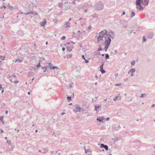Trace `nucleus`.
<instances>
[{
  "label": "nucleus",
  "instance_id": "1",
  "mask_svg": "<svg viewBox=\"0 0 155 155\" xmlns=\"http://www.w3.org/2000/svg\"><path fill=\"white\" fill-rule=\"evenodd\" d=\"M95 8L98 10H101L104 7V4L101 2H97L95 5Z\"/></svg>",
  "mask_w": 155,
  "mask_h": 155
},
{
  "label": "nucleus",
  "instance_id": "2",
  "mask_svg": "<svg viewBox=\"0 0 155 155\" xmlns=\"http://www.w3.org/2000/svg\"><path fill=\"white\" fill-rule=\"evenodd\" d=\"M64 46L66 47L67 50L69 51H71L73 48V45H70V42H67L64 45Z\"/></svg>",
  "mask_w": 155,
  "mask_h": 155
},
{
  "label": "nucleus",
  "instance_id": "3",
  "mask_svg": "<svg viewBox=\"0 0 155 155\" xmlns=\"http://www.w3.org/2000/svg\"><path fill=\"white\" fill-rule=\"evenodd\" d=\"M105 41L104 42V45H110L111 39L109 36L105 37Z\"/></svg>",
  "mask_w": 155,
  "mask_h": 155
},
{
  "label": "nucleus",
  "instance_id": "4",
  "mask_svg": "<svg viewBox=\"0 0 155 155\" xmlns=\"http://www.w3.org/2000/svg\"><path fill=\"white\" fill-rule=\"evenodd\" d=\"M75 107L76 109H74L73 111L74 112L77 113L78 112H80L81 110V108L79 105H76Z\"/></svg>",
  "mask_w": 155,
  "mask_h": 155
},
{
  "label": "nucleus",
  "instance_id": "5",
  "mask_svg": "<svg viewBox=\"0 0 155 155\" xmlns=\"http://www.w3.org/2000/svg\"><path fill=\"white\" fill-rule=\"evenodd\" d=\"M153 32H149L147 33L146 35L148 38L149 39H151L153 37Z\"/></svg>",
  "mask_w": 155,
  "mask_h": 155
},
{
  "label": "nucleus",
  "instance_id": "6",
  "mask_svg": "<svg viewBox=\"0 0 155 155\" xmlns=\"http://www.w3.org/2000/svg\"><path fill=\"white\" fill-rule=\"evenodd\" d=\"M142 4L144 6H147L149 2V0H142Z\"/></svg>",
  "mask_w": 155,
  "mask_h": 155
},
{
  "label": "nucleus",
  "instance_id": "7",
  "mask_svg": "<svg viewBox=\"0 0 155 155\" xmlns=\"http://www.w3.org/2000/svg\"><path fill=\"white\" fill-rule=\"evenodd\" d=\"M100 147L102 148H104L106 150H108V147L107 145H105L103 144H101Z\"/></svg>",
  "mask_w": 155,
  "mask_h": 155
},
{
  "label": "nucleus",
  "instance_id": "8",
  "mask_svg": "<svg viewBox=\"0 0 155 155\" xmlns=\"http://www.w3.org/2000/svg\"><path fill=\"white\" fill-rule=\"evenodd\" d=\"M104 37V35H99L97 38V41L99 42L101 40H102Z\"/></svg>",
  "mask_w": 155,
  "mask_h": 155
},
{
  "label": "nucleus",
  "instance_id": "9",
  "mask_svg": "<svg viewBox=\"0 0 155 155\" xmlns=\"http://www.w3.org/2000/svg\"><path fill=\"white\" fill-rule=\"evenodd\" d=\"M25 15H28L29 14H35L36 15L38 14V13L36 12L30 11L25 13Z\"/></svg>",
  "mask_w": 155,
  "mask_h": 155
},
{
  "label": "nucleus",
  "instance_id": "10",
  "mask_svg": "<svg viewBox=\"0 0 155 155\" xmlns=\"http://www.w3.org/2000/svg\"><path fill=\"white\" fill-rule=\"evenodd\" d=\"M97 120L100 122H104V120H105V119L102 117H99L97 118Z\"/></svg>",
  "mask_w": 155,
  "mask_h": 155
},
{
  "label": "nucleus",
  "instance_id": "11",
  "mask_svg": "<svg viewBox=\"0 0 155 155\" xmlns=\"http://www.w3.org/2000/svg\"><path fill=\"white\" fill-rule=\"evenodd\" d=\"M141 3L142 4V0H136V4L137 6L141 5Z\"/></svg>",
  "mask_w": 155,
  "mask_h": 155
},
{
  "label": "nucleus",
  "instance_id": "12",
  "mask_svg": "<svg viewBox=\"0 0 155 155\" xmlns=\"http://www.w3.org/2000/svg\"><path fill=\"white\" fill-rule=\"evenodd\" d=\"M121 99V97L120 96H116L113 99L114 101H116L117 100H120Z\"/></svg>",
  "mask_w": 155,
  "mask_h": 155
},
{
  "label": "nucleus",
  "instance_id": "13",
  "mask_svg": "<svg viewBox=\"0 0 155 155\" xmlns=\"http://www.w3.org/2000/svg\"><path fill=\"white\" fill-rule=\"evenodd\" d=\"M136 71V69L135 68H131L130 69L128 72V74H130V73H134Z\"/></svg>",
  "mask_w": 155,
  "mask_h": 155
},
{
  "label": "nucleus",
  "instance_id": "14",
  "mask_svg": "<svg viewBox=\"0 0 155 155\" xmlns=\"http://www.w3.org/2000/svg\"><path fill=\"white\" fill-rule=\"evenodd\" d=\"M110 37V38H114L115 37V35L114 34H113L111 35L110 34V33H108V34H107V35Z\"/></svg>",
  "mask_w": 155,
  "mask_h": 155
},
{
  "label": "nucleus",
  "instance_id": "15",
  "mask_svg": "<svg viewBox=\"0 0 155 155\" xmlns=\"http://www.w3.org/2000/svg\"><path fill=\"white\" fill-rule=\"evenodd\" d=\"M65 25H66V28H68L70 27V22L69 21L66 22L65 24Z\"/></svg>",
  "mask_w": 155,
  "mask_h": 155
},
{
  "label": "nucleus",
  "instance_id": "16",
  "mask_svg": "<svg viewBox=\"0 0 155 155\" xmlns=\"http://www.w3.org/2000/svg\"><path fill=\"white\" fill-rule=\"evenodd\" d=\"M137 8H139V10L140 11H142L143 9V7L141 5H139L137 7Z\"/></svg>",
  "mask_w": 155,
  "mask_h": 155
},
{
  "label": "nucleus",
  "instance_id": "17",
  "mask_svg": "<svg viewBox=\"0 0 155 155\" xmlns=\"http://www.w3.org/2000/svg\"><path fill=\"white\" fill-rule=\"evenodd\" d=\"M41 68L43 70V72H45L46 71L47 69L46 66L41 67Z\"/></svg>",
  "mask_w": 155,
  "mask_h": 155
},
{
  "label": "nucleus",
  "instance_id": "18",
  "mask_svg": "<svg viewBox=\"0 0 155 155\" xmlns=\"http://www.w3.org/2000/svg\"><path fill=\"white\" fill-rule=\"evenodd\" d=\"M47 21L45 20L44 21H42L41 24V25L42 26H44L46 24Z\"/></svg>",
  "mask_w": 155,
  "mask_h": 155
},
{
  "label": "nucleus",
  "instance_id": "19",
  "mask_svg": "<svg viewBox=\"0 0 155 155\" xmlns=\"http://www.w3.org/2000/svg\"><path fill=\"white\" fill-rule=\"evenodd\" d=\"M70 2H66L64 3L65 5H67V8L68 7H70Z\"/></svg>",
  "mask_w": 155,
  "mask_h": 155
},
{
  "label": "nucleus",
  "instance_id": "20",
  "mask_svg": "<svg viewBox=\"0 0 155 155\" xmlns=\"http://www.w3.org/2000/svg\"><path fill=\"white\" fill-rule=\"evenodd\" d=\"M101 107V106H96L95 107L94 110L96 111H97V109Z\"/></svg>",
  "mask_w": 155,
  "mask_h": 155
},
{
  "label": "nucleus",
  "instance_id": "21",
  "mask_svg": "<svg viewBox=\"0 0 155 155\" xmlns=\"http://www.w3.org/2000/svg\"><path fill=\"white\" fill-rule=\"evenodd\" d=\"M48 66L49 67L50 69H51V68H52L53 67V64H52L51 63H48Z\"/></svg>",
  "mask_w": 155,
  "mask_h": 155
},
{
  "label": "nucleus",
  "instance_id": "22",
  "mask_svg": "<svg viewBox=\"0 0 155 155\" xmlns=\"http://www.w3.org/2000/svg\"><path fill=\"white\" fill-rule=\"evenodd\" d=\"M109 46L110 45H105V47L104 49L105 50V51H107V49H108Z\"/></svg>",
  "mask_w": 155,
  "mask_h": 155
},
{
  "label": "nucleus",
  "instance_id": "23",
  "mask_svg": "<svg viewBox=\"0 0 155 155\" xmlns=\"http://www.w3.org/2000/svg\"><path fill=\"white\" fill-rule=\"evenodd\" d=\"M4 117L3 116H0V120L1 122H2L3 124H4V121L3 120V118Z\"/></svg>",
  "mask_w": 155,
  "mask_h": 155
},
{
  "label": "nucleus",
  "instance_id": "24",
  "mask_svg": "<svg viewBox=\"0 0 155 155\" xmlns=\"http://www.w3.org/2000/svg\"><path fill=\"white\" fill-rule=\"evenodd\" d=\"M104 31H105V32H104L103 34H102V35H107V34H108V33H110L109 32H108L107 30H106V29H104Z\"/></svg>",
  "mask_w": 155,
  "mask_h": 155
},
{
  "label": "nucleus",
  "instance_id": "25",
  "mask_svg": "<svg viewBox=\"0 0 155 155\" xmlns=\"http://www.w3.org/2000/svg\"><path fill=\"white\" fill-rule=\"evenodd\" d=\"M104 62H102V64L100 66V69H103V66L104 65Z\"/></svg>",
  "mask_w": 155,
  "mask_h": 155
},
{
  "label": "nucleus",
  "instance_id": "26",
  "mask_svg": "<svg viewBox=\"0 0 155 155\" xmlns=\"http://www.w3.org/2000/svg\"><path fill=\"white\" fill-rule=\"evenodd\" d=\"M33 5L35 4L37 2V0H31Z\"/></svg>",
  "mask_w": 155,
  "mask_h": 155
},
{
  "label": "nucleus",
  "instance_id": "27",
  "mask_svg": "<svg viewBox=\"0 0 155 155\" xmlns=\"http://www.w3.org/2000/svg\"><path fill=\"white\" fill-rule=\"evenodd\" d=\"M109 58V56L108 54H107L105 55V58L106 59H107Z\"/></svg>",
  "mask_w": 155,
  "mask_h": 155
},
{
  "label": "nucleus",
  "instance_id": "28",
  "mask_svg": "<svg viewBox=\"0 0 155 155\" xmlns=\"http://www.w3.org/2000/svg\"><path fill=\"white\" fill-rule=\"evenodd\" d=\"M100 71L102 74H103L105 72V71L103 69H100Z\"/></svg>",
  "mask_w": 155,
  "mask_h": 155
},
{
  "label": "nucleus",
  "instance_id": "29",
  "mask_svg": "<svg viewBox=\"0 0 155 155\" xmlns=\"http://www.w3.org/2000/svg\"><path fill=\"white\" fill-rule=\"evenodd\" d=\"M48 149L47 148H46L44 150V151L43 152V153H46L48 152Z\"/></svg>",
  "mask_w": 155,
  "mask_h": 155
},
{
  "label": "nucleus",
  "instance_id": "30",
  "mask_svg": "<svg viewBox=\"0 0 155 155\" xmlns=\"http://www.w3.org/2000/svg\"><path fill=\"white\" fill-rule=\"evenodd\" d=\"M5 56H3L2 55H0V58L3 60H4L5 59Z\"/></svg>",
  "mask_w": 155,
  "mask_h": 155
},
{
  "label": "nucleus",
  "instance_id": "31",
  "mask_svg": "<svg viewBox=\"0 0 155 155\" xmlns=\"http://www.w3.org/2000/svg\"><path fill=\"white\" fill-rule=\"evenodd\" d=\"M135 15V13L133 11L132 12V14L130 16L131 18L133 17Z\"/></svg>",
  "mask_w": 155,
  "mask_h": 155
},
{
  "label": "nucleus",
  "instance_id": "32",
  "mask_svg": "<svg viewBox=\"0 0 155 155\" xmlns=\"http://www.w3.org/2000/svg\"><path fill=\"white\" fill-rule=\"evenodd\" d=\"M19 61V63H20V62H22V61L21 59H19L18 58L15 60V62H16L17 61Z\"/></svg>",
  "mask_w": 155,
  "mask_h": 155
},
{
  "label": "nucleus",
  "instance_id": "33",
  "mask_svg": "<svg viewBox=\"0 0 155 155\" xmlns=\"http://www.w3.org/2000/svg\"><path fill=\"white\" fill-rule=\"evenodd\" d=\"M147 96V95L145 94H141V95L140 96V97H146Z\"/></svg>",
  "mask_w": 155,
  "mask_h": 155
},
{
  "label": "nucleus",
  "instance_id": "34",
  "mask_svg": "<svg viewBox=\"0 0 155 155\" xmlns=\"http://www.w3.org/2000/svg\"><path fill=\"white\" fill-rule=\"evenodd\" d=\"M67 99L69 101H70L71 100V97L70 96H67Z\"/></svg>",
  "mask_w": 155,
  "mask_h": 155
},
{
  "label": "nucleus",
  "instance_id": "35",
  "mask_svg": "<svg viewBox=\"0 0 155 155\" xmlns=\"http://www.w3.org/2000/svg\"><path fill=\"white\" fill-rule=\"evenodd\" d=\"M58 67L56 66H53L52 68H51V69L53 70H54L55 69H58Z\"/></svg>",
  "mask_w": 155,
  "mask_h": 155
},
{
  "label": "nucleus",
  "instance_id": "36",
  "mask_svg": "<svg viewBox=\"0 0 155 155\" xmlns=\"http://www.w3.org/2000/svg\"><path fill=\"white\" fill-rule=\"evenodd\" d=\"M135 63V61L133 60L131 62V64L133 66L134 65Z\"/></svg>",
  "mask_w": 155,
  "mask_h": 155
},
{
  "label": "nucleus",
  "instance_id": "37",
  "mask_svg": "<svg viewBox=\"0 0 155 155\" xmlns=\"http://www.w3.org/2000/svg\"><path fill=\"white\" fill-rule=\"evenodd\" d=\"M143 42H145L146 41V38L144 36H143Z\"/></svg>",
  "mask_w": 155,
  "mask_h": 155
},
{
  "label": "nucleus",
  "instance_id": "38",
  "mask_svg": "<svg viewBox=\"0 0 155 155\" xmlns=\"http://www.w3.org/2000/svg\"><path fill=\"white\" fill-rule=\"evenodd\" d=\"M41 67L40 62V61L39 62V64L36 65V67H37V68H38L39 67Z\"/></svg>",
  "mask_w": 155,
  "mask_h": 155
},
{
  "label": "nucleus",
  "instance_id": "39",
  "mask_svg": "<svg viewBox=\"0 0 155 155\" xmlns=\"http://www.w3.org/2000/svg\"><path fill=\"white\" fill-rule=\"evenodd\" d=\"M66 38V37L64 36H63L61 38V40H64Z\"/></svg>",
  "mask_w": 155,
  "mask_h": 155
},
{
  "label": "nucleus",
  "instance_id": "40",
  "mask_svg": "<svg viewBox=\"0 0 155 155\" xmlns=\"http://www.w3.org/2000/svg\"><path fill=\"white\" fill-rule=\"evenodd\" d=\"M6 143L8 144H11V141L10 140H7L6 141Z\"/></svg>",
  "mask_w": 155,
  "mask_h": 155
},
{
  "label": "nucleus",
  "instance_id": "41",
  "mask_svg": "<svg viewBox=\"0 0 155 155\" xmlns=\"http://www.w3.org/2000/svg\"><path fill=\"white\" fill-rule=\"evenodd\" d=\"M12 150H13L12 148L11 149L10 148H7V150L8 151H10Z\"/></svg>",
  "mask_w": 155,
  "mask_h": 155
},
{
  "label": "nucleus",
  "instance_id": "42",
  "mask_svg": "<svg viewBox=\"0 0 155 155\" xmlns=\"http://www.w3.org/2000/svg\"><path fill=\"white\" fill-rule=\"evenodd\" d=\"M101 54L100 52L99 51V52H95V55H97L98 54Z\"/></svg>",
  "mask_w": 155,
  "mask_h": 155
},
{
  "label": "nucleus",
  "instance_id": "43",
  "mask_svg": "<svg viewBox=\"0 0 155 155\" xmlns=\"http://www.w3.org/2000/svg\"><path fill=\"white\" fill-rule=\"evenodd\" d=\"M104 32H105L104 30V31H101V32H99V34H102H102H103Z\"/></svg>",
  "mask_w": 155,
  "mask_h": 155
},
{
  "label": "nucleus",
  "instance_id": "44",
  "mask_svg": "<svg viewBox=\"0 0 155 155\" xmlns=\"http://www.w3.org/2000/svg\"><path fill=\"white\" fill-rule=\"evenodd\" d=\"M8 8H9L10 9H11L12 8H13V7H12L9 5H8Z\"/></svg>",
  "mask_w": 155,
  "mask_h": 155
},
{
  "label": "nucleus",
  "instance_id": "45",
  "mask_svg": "<svg viewBox=\"0 0 155 155\" xmlns=\"http://www.w3.org/2000/svg\"><path fill=\"white\" fill-rule=\"evenodd\" d=\"M121 85V84H116L115 85V86H120Z\"/></svg>",
  "mask_w": 155,
  "mask_h": 155
},
{
  "label": "nucleus",
  "instance_id": "46",
  "mask_svg": "<svg viewBox=\"0 0 155 155\" xmlns=\"http://www.w3.org/2000/svg\"><path fill=\"white\" fill-rule=\"evenodd\" d=\"M4 133V130H3L0 129V134Z\"/></svg>",
  "mask_w": 155,
  "mask_h": 155
},
{
  "label": "nucleus",
  "instance_id": "47",
  "mask_svg": "<svg viewBox=\"0 0 155 155\" xmlns=\"http://www.w3.org/2000/svg\"><path fill=\"white\" fill-rule=\"evenodd\" d=\"M102 50V48H101V47L100 46V47L98 49V51H101Z\"/></svg>",
  "mask_w": 155,
  "mask_h": 155
},
{
  "label": "nucleus",
  "instance_id": "48",
  "mask_svg": "<svg viewBox=\"0 0 155 155\" xmlns=\"http://www.w3.org/2000/svg\"><path fill=\"white\" fill-rule=\"evenodd\" d=\"M53 21L55 23H57V21H58L57 19H54L53 20Z\"/></svg>",
  "mask_w": 155,
  "mask_h": 155
},
{
  "label": "nucleus",
  "instance_id": "49",
  "mask_svg": "<svg viewBox=\"0 0 155 155\" xmlns=\"http://www.w3.org/2000/svg\"><path fill=\"white\" fill-rule=\"evenodd\" d=\"M62 5H63V4L62 3H60L59 5V6L61 8V7H62Z\"/></svg>",
  "mask_w": 155,
  "mask_h": 155
},
{
  "label": "nucleus",
  "instance_id": "50",
  "mask_svg": "<svg viewBox=\"0 0 155 155\" xmlns=\"http://www.w3.org/2000/svg\"><path fill=\"white\" fill-rule=\"evenodd\" d=\"M84 60H85V62L86 63H87L89 62V61L88 60L85 59Z\"/></svg>",
  "mask_w": 155,
  "mask_h": 155
},
{
  "label": "nucleus",
  "instance_id": "51",
  "mask_svg": "<svg viewBox=\"0 0 155 155\" xmlns=\"http://www.w3.org/2000/svg\"><path fill=\"white\" fill-rule=\"evenodd\" d=\"M13 82L15 83V84H17L18 82V81H13Z\"/></svg>",
  "mask_w": 155,
  "mask_h": 155
},
{
  "label": "nucleus",
  "instance_id": "52",
  "mask_svg": "<svg viewBox=\"0 0 155 155\" xmlns=\"http://www.w3.org/2000/svg\"><path fill=\"white\" fill-rule=\"evenodd\" d=\"M109 32L110 33H112V34H114V31H113L112 30H111L110 31V32Z\"/></svg>",
  "mask_w": 155,
  "mask_h": 155
},
{
  "label": "nucleus",
  "instance_id": "53",
  "mask_svg": "<svg viewBox=\"0 0 155 155\" xmlns=\"http://www.w3.org/2000/svg\"><path fill=\"white\" fill-rule=\"evenodd\" d=\"M110 119V118L109 117H107L105 120V119L104 121H108V120Z\"/></svg>",
  "mask_w": 155,
  "mask_h": 155
},
{
  "label": "nucleus",
  "instance_id": "54",
  "mask_svg": "<svg viewBox=\"0 0 155 155\" xmlns=\"http://www.w3.org/2000/svg\"><path fill=\"white\" fill-rule=\"evenodd\" d=\"M91 25H89V27H88V30H89L90 29H91Z\"/></svg>",
  "mask_w": 155,
  "mask_h": 155
},
{
  "label": "nucleus",
  "instance_id": "55",
  "mask_svg": "<svg viewBox=\"0 0 155 155\" xmlns=\"http://www.w3.org/2000/svg\"><path fill=\"white\" fill-rule=\"evenodd\" d=\"M82 58L83 59H84V60H85V56H84V55H82Z\"/></svg>",
  "mask_w": 155,
  "mask_h": 155
},
{
  "label": "nucleus",
  "instance_id": "56",
  "mask_svg": "<svg viewBox=\"0 0 155 155\" xmlns=\"http://www.w3.org/2000/svg\"><path fill=\"white\" fill-rule=\"evenodd\" d=\"M72 57V55L71 54H69L68 55V58H71Z\"/></svg>",
  "mask_w": 155,
  "mask_h": 155
},
{
  "label": "nucleus",
  "instance_id": "57",
  "mask_svg": "<svg viewBox=\"0 0 155 155\" xmlns=\"http://www.w3.org/2000/svg\"><path fill=\"white\" fill-rule=\"evenodd\" d=\"M133 31L132 30H130L129 31V33L130 34Z\"/></svg>",
  "mask_w": 155,
  "mask_h": 155
},
{
  "label": "nucleus",
  "instance_id": "58",
  "mask_svg": "<svg viewBox=\"0 0 155 155\" xmlns=\"http://www.w3.org/2000/svg\"><path fill=\"white\" fill-rule=\"evenodd\" d=\"M70 44H75V43L73 41H71L70 42Z\"/></svg>",
  "mask_w": 155,
  "mask_h": 155
},
{
  "label": "nucleus",
  "instance_id": "59",
  "mask_svg": "<svg viewBox=\"0 0 155 155\" xmlns=\"http://www.w3.org/2000/svg\"><path fill=\"white\" fill-rule=\"evenodd\" d=\"M65 48H64V47H63V48H62V51H65Z\"/></svg>",
  "mask_w": 155,
  "mask_h": 155
},
{
  "label": "nucleus",
  "instance_id": "60",
  "mask_svg": "<svg viewBox=\"0 0 155 155\" xmlns=\"http://www.w3.org/2000/svg\"><path fill=\"white\" fill-rule=\"evenodd\" d=\"M120 127V126H118L117 127H116L117 128H116V129H117V130H118L119 129Z\"/></svg>",
  "mask_w": 155,
  "mask_h": 155
},
{
  "label": "nucleus",
  "instance_id": "61",
  "mask_svg": "<svg viewBox=\"0 0 155 155\" xmlns=\"http://www.w3.org/2000/svg\"><path fill=\"white\" fill-rule=\"evenodd\" d=\"M2 85L1 84H0V90H2Z\"/></svg>",
  "mask_w": 155,
  "mask_h": 155
},
{
  "label": "nucleus",
  "instance_id": "62",
  "mask_svg": "<svg viewBox=\"0 0 155 155\" xmlns=\"http://www.w3.org/2000/svg\"><path fill=\"white\" fill-rule=\"evenodd\" d=\"M118 74L117 73L115 75V76L116 78L118 76Z\"/></svg>",
  "mask_w": 155,
  "mask_h": 155
},
{
  "label": "nucleus",
  "instance_id": "63",
  "mask_svg": "<svg viewBox=\"0 0 155 155\" xmlns=\"http://www.w3.org/2000/svg\"><path fill=\"white\" fill-rule=\"evenodd\" d=\"M155 106V104H153L151 106V107H152V108H153V107H154Z\"/></svg>",
  "mask_w": 155,
  "mask_h": 155
},
{
  "label": "nucleus",
  "instance_id": "64",
  "mask_svg": "<svg viewBox=\"0 0 155 155\" xmlns=\"http://www.w3.org/2000/svg\"><path fill=\"white\" fill-rule=\"evenodd\" d=\"M51 154H52L54 153V152L53 151H51Z\"/></svg>",
  "mask_w": 155,
  "mask_h": 155
}]
</instances>
